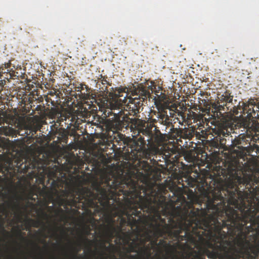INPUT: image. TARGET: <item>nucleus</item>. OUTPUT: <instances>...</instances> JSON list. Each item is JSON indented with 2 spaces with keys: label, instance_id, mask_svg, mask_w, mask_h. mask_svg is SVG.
<instances>
[{
  "label": "nucleus",
  "instance_id": "obj_10",
  "mask_svg": "<svg viewBox=\"0 0 259 259\" xmlns=\"http://www.w3.org/2000/svg\"><path fill=\"white\" fill-rule=\"evenodd\" d=\"M212 130L214 138L209 142V145L211 147L210 151L218 156L220 154V150L223 149L226 145V140L224 138L229 136L232 128L225 123H220Z\"/></svg>",
  "mask_w": 259,
  "mask_h": 259
},
{
  "label": "nucleus",
  "instance_id": "obj_30",
  "mask_svg": "<svg viewBox=\"0 0 259 259\" xmlns=\"http://www.w3.org/2000/svg\"><path fill=\"white\" fill-rule=\"evenodd\" d=\"M59 135L61 136L63 139L65 140H68V133L66 130H63L62 132L60 133Z\"/></svg>",
  "mask_w": 259,
  "mask_h": 259
},
{
  "label": "nucleus",
  "instance_id": "obj_29",
  "mask_svg": "<svg viewBox=\"0 0 259 259\" xmlns=\"http://www.w3.org/2000/svg\"><path fill=\"white\" fill-rule=\"evenodd\" d=\"M15 68V66H13V68H10V69H8L6 70H0L1 72L2 73H9L11 77L14 75L15 73V71L14 69Z\"/></svg>",
  "mask_w": 259,
  "mask_h": 259
},
{
  "label": "nucleus",
  "instance_id": "obj_1",
  "mask_svg": "<svg viewBox=\"0 0 259 259\" xmlns=\"http://www.w3.org/2000/svg\"><path fill=\"white\" fill-rule=\"evenodd\" d=\"M110 184L95 186L94 191L73 187L69 190L71 201L88 207H103L108 225L105 226L106 242L116 236V243L123 246L124 256L128 259L149 258L152 245L167 247L169 244L159 237L168 236L178 242L187 243L188 217L192 204L186 200L180 192L174 194L176 202L166 201L155 183L140 185L130 178L119 181L115 179Z\"/></svg>",
  "mask_w": 259,
  "mask_h": 259
},
{
  "label": "nucleus",
  "instance_id": "obj_14",
  "mask_svg": "<svg viewBox=\"0 0 259 259\" xmlns=\"http://www.w3.org/2000/svg\"><path fill=\"white\" fill-rule=\"evenodd\" d=\"M22 127L24 130L27 131V132H25V134L27 135H30V133H31V136H33L38 130H40L41 128V125L38 121L29 122L27 124L21 125V127L19 128V130L20 131L19 133L21 130H22Z\"/></svg>",
  "mask_w": 259,
  "mask_h": 259
},
{
  "label": "nucleus",
  "instance_id": "obj_44",
  "mask_svg": "<svg viewBox=\"0 0 259 259\" xmlns=\"http://www.w3.org/2000/svg\"><path fill=\"white\" fill-rule=\"evenodd\" d=\"M165 259H168L167 257H165Z\"/></svg>",
  "mask_w": 259,
  "mask_h": 259
},
{
  "label": "nucleus",
  "instance_id": "obj_33",
  "mask_svg": "<svg viewBox=\"0 0 259 259\" xmlns=\"http://www.w3.org/2000/svg\"><path fill=\"white\" fill-rule=\"evenodd\" d=\"M177 164H178V167L179 169L182 168L185 166V164L182 162H178Z\"/></svg>",
  "mask_w": 259,
  "mask_h": 259
},
{
  "label": "nucleus",
  "instance_id": "obj_6",
  "mask_svg": "<svg viewBox=\"0 0 259 259\" xmlns=\"http://www.w3.org/2000/svg\"><path fill=\"white\" fill-rule=\"evenodd\" d=\"M126 90V88H117L109 93V96L111 97L109 102L110 110H106L105 114L108 117L113 115L107 120V126L113 133L121 131L124 127L130 126L131 128L132 120L134 118H129L127 114L122 110V106L127 100Z\"/></svg>",
  "mask_w": 259,
  "mask_h": 259
},
{
  "label": "nucleus",
  "instance_id": "obj_25",
  "mask_svg": "<svg viewBox=\"0 0 259 259\" xmlns=\"http://www.w3.org/2000/svg\"><path fill=\"white\" fill-rule=\"evenodd\" d=\"M257 102L254 100L253 107L252 108V112L254 113V116H255L256 118L259 119V100H257Z\"/></svg>",
  "mask_w": 259,
  "mask_h": 259
},
{
  "label": "nucleus",
  "instance_id": "obj_32",
  "mask_svg": "<svg viewBox=\"0 0 259 259\" xmlns=\"http://www.w3.org/2000/svg\"><path fill=\"white\" fill-rule=\"evenodd\" d=\"M17 236L20 237L23 241H27V239L22 235V232L18 231L17 233Z\"/></svg>",
  "mask_w": 259,
  "mask_h": 259
},
{
  "label": "nucleus",
  "instance_id": "obj_27",
  "mask_svg": "<svg viewBox=\"0 0 259 259\" xmlns=\"http://www.w3.org/2000/svg\"><path fill=\"white\" fill-rule=\"evenodd\" d=\"M3 133L5 135L10 136L13 134L14 130L13 128L9 126H6L3 127Z\"/></svg>",
  "mask_w": 259,
  "mask_h": 259
},
{
  "label": "nucleus",
  "instance_id": "obj_9",
  "mask_svg": "<svg viewBox=\"0 0 259 259\" xmlns=\"http://www.w3.org/2000/svg\"><path fill=\"white\" fill-rule=\"evenodd\" d=\"M131 130L133 133L137 136H141L142 135L147 137L146 140L148 142L152 143V139L155 138V141H158L159 138L157 135L153 134L152 129L153 127L156 129L157 125L156 123L158 122L157 119L149 117L147 121L139 118H134L132 120Z\"/></svg>",
  "mask_w": 259,
  "mask_h": 259
},
{
  "label": "nucleus",
  "instance_id": "obj_43",
  "mask_svg": "<svg viewBox=\"0 0 259 259\" xmlns=\"http://www.w3.org/2000/svg\"><path fill=\"white\" fill-rule=\"evenodd\" d=\"M201 132L202 133V134H203L204 131H201Z\"/></svg>",
  "mask_w": 259,
  "mask_h": 259
},
{
  "label": "nucleus",
  "instance_id": "obj_20",
  "mask_svg": "<svg viewBox=\"0 0 259 259\" xmlns=\"http://www.w3.org/2000/svg\"><path fill=\"white\" fill-rule=\"evenodd\" d=\"M229 91H226L224 94L219 97L220 103L230 104L232 102L233 96L231 95Z\"/></svg>",
  "mask_w": 259,
  "mask_h": 259
},
{
  "label": "nucleus",
  "instance_id": "obj_28",
  "mask_svg": "<svg viewBox=\"0 0 259 259\" xmlns=\"http://www.w3.org/2000/svg\"><path fill=\"white\" fill-rule=\"evenodd\" d=\"M13 65L11 63V61L10 60L8 63H5V64H3L0 67V70H6L8 69H10V68H13Z\"/></svg>",
  "mask_w": 259,
  "mask_h": 259
},
{
  "label": "nucleus",
  "instance_id": "obj_23",
  "mask_svg": "<svg viewBox=\"0 0 259 259\" xmlns=\"http://www.w3.org/2000/svg\"><path fill=\"white\" fill-rule=\"evenodd\" d=\"M71 117V113L68 111H65L60 113V116L58 117L57 122L61 124V122L66 120L67 119Z\"/></svg>",
  "mask_w": 259,
  "mask_h": 259
},
{
  "label": "nucleus",
  "instance_id": "obj_15",
  "mask_svg": "<svg viewBox=\"0 0 259 259\" xmlns=\"http://www.w3.org/2000/svg\"><path fill=\"white\" fill-rule=\"evenodd\" d=\"M143 103H141V101H139L136 97L133 101L128 103L126 106V111H127L126 114L137 116L140 113V109Z\"/></svg>",
  "mask_w": 259,
  "mask_h": 259
},
{
  "label": "nucleus",
  "instance_id": "obj_19",
  "mask_svg": "<svg viewBox=\"0 0 259 259\" xmlns=\"http://www.w3.org/2000/svg\"><path fill=\"white\" fill-rule=\"evenodd\" d=\"M180 137L185 139H192L195 135V130L193 128H185L180 130Z\"/></svg>",
  "mask_w": 259,
  "mask_h": 259
},
{
  "label": "nucleus",
  "instance_id": "obj_40",
  "mask_svg": "<svg viewBox=\"0 0 259 259\" xmlns=\"http://www.w3.org/2000/svg\"><path fill=\"white\" fill-rule=\"evenodd\" d=\"M175 170V171H177V168H175V170Z\"/></svg>",
  "mask_w": 259,
  "mask_h": 259
},
{
  "label": "nucleus",
  "instance_id": "obj_34",
  "mask_svg": "<svg viewBox=\"0 0 259 259\" xmlns=\"http://www.w3.org/2000/svg\"><path fill=\"white\" fill-rule=\"evenodd\" d=\"M102 83L103 84H107L109 85V83L106 80V79L104 78L102 80Z\"/></svg>",
  "mask_w": 259,
  "mask_h": 259
},
{
  "label": "nucleus",
  "instance_id": "obj_31",
  "mask_svg": "<svg viewBox=\"0 0 259 259\" xmlns=\"http://www.w3.org/2000/svg\"><path fill=\"white\" fill-rule=\"evenodd\" d=\"M194 136L196 137L197 139H201V138H205L204 136H202L199 132L195 131V134Z\"/></svg>",
  "mask_w": 259,
  "mask_h": 259
},
{
  "label": "nucleus",
  "instance_id": "obj_36",
  "mask_svg": "<svg viewBox=\"0 0 259 259\" xmlns=\"http://www.w3.org/2000/svg\"><path fill=\"white\" fill-rule=\"evenodd\" d=\"M34 244L35 246L37 249H40L39 246L37 244L34 243Z\"/></svg>",
  "mask_w": 259,
  "mask_h": 259
},
{
  "label": "nucleus",
  "instance_id": "obj_24",
  "mask_svg": "<svg viewBox=\"0 0 259 259\" xmlns=\"http://www.w3.org/2000/svg\"><path fill=\"white\" fill-rule=\"evenodd\" d=\"M158 127L157 126V127H156V129H154V131H155V133H153V134H155L156 135H157V136L159 137V139L158 141H155V138L154 139H152V142L151 143H149V142H148V145H149V146H153V145H158L162 141V137H161V134L160 133V130L158 129Z\"/></svg>",
  "mask_w": 259,
  "mask_h": 259
},
{
  "label": "nucleus",
  "instance_id": "obj_7",
  "mask_svg": "<svg viewBox=\"0 0 259 259\" xmlns=\"http://www.w3.org/2000/svg\"><path fill=\"white\" fill-rule=\"evenodd\" d=\"M243 107V112L244 114L246 113L247 116L245 118L240 120L237 124L236 126L238 128H243L242 132L244 133L241 134L239 138L235 139L233 142V144L238 148L242 149L245 147L243 146V143L245 142V137L249 138L250 140L256 142L259 141V138L257 137L255 132V127L254 126L253 119L256 118L254 116V113L252 112V108L254 105V99H250L247 103H244Z\"/></svg>",
  "mask_w": 259,
  "mask_h": 259
},
{
  "label": "nucleus",
  "instance_id": "obj_8",
  "mask_svg": "<svg viewBox=\"0 0 259 259\" xmlns=\"http://www.w3.org/2000/svg\"><path fill=\"white\" fill-rule=\"evenodd\" d=\"M39 220H34L32 219L27 218L25 220L26 225L30 227L33 226L35 228L41 227L44 230H47L48 233L51 234L52 237H58V232L61 230L63 233H65L64 228L59 227L58 223L55 221H52L51 216L44 209H40L38 212Z\"/></svg>",
  "mask_w": 259,
  "mask_h": 259
},
{
  "label": "nucleus",
  "instance_id": "obj_12",
  "mask_svg": "<svg viewBox=\"0 0 259 259\" xmlns=\"http://www.w3.org/2000/svg\"><path fill=\"white\" fill-rule=\"evenodd\" d=\"M150 90H151L152 92H153L152 87H146L140 83L138 85L137 87H134V89L132 91V95L133 96H138V98L140 101L144 102L148 98L150 99L151 98Z\"/></svg>",
  "mask_w": 259,
  "mask_h": 259
},
{
  "label": "nucleus",
  "instance_id": "obj_16",
  "mask_svg": "<svg viewBox=\"0 0 259 259\" xmlns=\"http://www.w3.org/2000/svg\"><path fill=\"white\" fill-rule=\"evenodd\" d=\"M105 242H106V239L101 241V247L102 248L104 249L105 251L109 252L110 253H111L112 256L114 258V259H126V258H127V257H125L124 252L122 253L121 252H120V254L121 256V258H116L114 254L117 251V247H116L114 244L110 243V242L109 243V245L108 246H106Z\"/></svg>",
  "mask_w": 259,
  "mask_h": 259
},
{
  "label": "nucleus",
  "instance_id": "obj_18",
  "mask_svg": "<svg viewBox=\"0 0 259 259\" xmlns=\"http://www.w3.org/2000/svg\"><path fill=\"white\" fill-rule=\"evenodd\" d=\"M23 199V197L19 195L16 191H13L12 195L10 197L11 203L14 208L17 209L20 208V202Z\"/></svg>",
  "mask_w": 259,
  "mask_h": 259
},
{
  "label": "nucleus",
  "instance_id": "obj_39",
  "mask_svg": "<svg viewBox=\"0 0 259 259\" xmlns=\"http://www.w3.org/2000/svg\"><path fill=\"white\" fill-rule=\"evenodd\" d=\"M60 210L61 212H63V210L62 209V208H60Z\"/></svg>",
  "mask_w": 259,
  "mask_h": 259
},
{
  "label": "nucleus",
  "instance_id": "obj_41",
  "mask_svg": "<svg viewBox=\"0 0 259 259\" xmlns=\"http://www.w3.org/2000/svg\"><path fill=\"white\" fill-rule=\"evenodd\" d=\"M72 119H73V117H71V119L70 120V121H72Z\"/></svg>",
  "mask_w": 259,
  "mask_h": 259
},
{
  "label": "nucleus",
  "instance_id": "obj_22",
  "mask_svg": "<svg viewBox=\"0 0 259 259\" xmlns=\"http://www.w3.org/2000/svg\"><path fill=\"white\" fill-rule=\"evenodd\" d=\"M221 103H219V101H218V103H214L212 105V107L215 110V112H217V116H219L218 113H219V115H222V114L221 113V111H224L225 110V107L226 106V108L228 109L227 110H229L230 106H227V105L225 103H222L223 104H220Z\"/></svg>",
  "mask_w": 259,
  "mask_h": 259
},
{
  "label": "nucleus",
  "instance_id": "obj_38",
  "mask_svg": "<svg viewBox=\"0 0 259 259\" xmlns=\"http://www.w3.org/2000/svg\"><path fill=\"white\" fill-rule=\"evenodd\" d=\"M101 254L102 256H104V254H105V252H102Z\"/></svg>",
  "mask_w": 259,
  "mask_h": 259
},
{
  "label": "nucleus",
  "instance_id": "obj_4",
  "mask_svg": "<svg viewBox=\"0 0 259 259\" xmlns=\"http://www.w3.org/2000/svg\"><path fill=\"white\" fill-rule=\"evenodd\" d=\"M189 224L187 243L199 249L209 258L229 259L227 253L232 254L231 248L236 246L227 240L228 233L222 230L227 223L220 222L207 209L192 206L188 217ZM241 257L240 259H241Z\"/></svg>",
  "mask_w": 259,
  "mask_h": 259
},
{
  "label": "nucleus",
  "instance_id": "obj_42",
  "mask_svg": "<svg viewBox=\"0 0 259 259\" xmlns=\"http://www.w3.org/2000/svg\"><path fill=\"white\" fill-rule=\"evenodd\" d=\"M84 85L85 87V88H88L87 85Z\"/></svg>",
  "mask_w": 259,
  "mask_h": 259
},
{
  "label": "nucleus",
  "instance_id": "obj_21",
  "mask_svg": "<svg viewBox=\"0 0 259 259\" xmlns=\"http://www.w3.org/2000/svg\"><path fill=\"white\" fill-rule=\"evenodd\" d=\"M28 164L24 165V168L27 170L29 169H35L38 167V160L35 157L30 158L25 160L26 162L28 160Z\"/></svg>",
  "mask_w": 259,
  "mask_h": 259
},
{
  "label": "nucleus",
  "instance_id": "obj_17",
  "mask_svg": "<svg viewBox=\"0 0 259 259\" xmlns=\"http://www.w3.org/2000/svg\"><path fill=\"white\" fill-rule=\"evenodd\" d=\"M158 123L165 126H169L171 123L167 112L164 111L158 112L156 115Z\"/></svg>",
  "mask_w": 259,
  "mask_h": 259
},
{
  "label": "nucleus",
  "instance_id": "obj_26",
  "mask_svg": "<svg viewBox=\"0 0 259 259\" xmlns=\"http://www.w3.org/2000/svg\"><path fill=\"white\" fill-rule=\"evenodd\" d=\"M162 153V159L164 162L168 160V159L174 154V150L171 149L170 150H164Z\"/></svg>",
  "mask_w": 259,
  "mask_h": 259
},
{
  "label": "nucleus",
  "instance_id": "obj_11",
  "mask_svg": "<svg viewBox=\"0 0 259 259\" xmlns=\"http://www.w3.org/2000/svg\"><path fill=\"white\" fill-rule=\"evenodd\" d=\"M94 242V240L88 239L85 236H80V240L76 244L75 246H73L72 248V252L68 255V259H84L85 257L82 255H78L84 244H88V250L90 252H92L91 245Z\"/></svg>",
  "mask_w": 259,
  "mask_h": 259
},
{
  "label": "nucleus",
  "instance_id": "obj_37",
  "mask_svg": "<svg viewBox=\"0 0 259 259\" xmlns=\"http://www.w3.org/2000/svg\"><path fill=\"white\" fill-rule=\"evenodd\" d=\"M89 233V230H87L85 232L86 235H88Z\"/></svg>",
  "mask_w": 259,
  "mask_h": 259
},
{
  "label": "nucleus",
  "instance_id": "obj_2",
  "mask_svg": "<svg viewBox=\"0 0 259 259\" xmlns=\"http://www.w3.org/2000/svg\"><path fill=\"white\" fill-rule=\"evenodd\" d=\"M238 163L218 158L211 165L216 180L215 188L221 189L228 205L239 210L250 223L248 232H255L259 236V177L247 175Z\"/></svg>",
  "mask_w": 259,
  "mask_h": 259
},
{
  "label": "nucleus",
  "instance_id": "obj_13",
  "mask_svg": "<svg viewBox=\"0 0 259 259\" xmlns=\"http://www.w3.org/2000/svg\"><path fill=\"white\" fill-rule=\"evenodd\" d=\"M178 115L181 117V119L180 118L177 117L175 118V119H176L177 121L179 122V124L182 125H183V122H186L187 124H189L191 122L192 119H193V122H195L200 120L201 118V115H198L193 111L190 112L187 115L182 112H180L178 113Z\"/></svg>",
  "mask_w": 259,
  "mask_h": 259
},
{
  "label": "nucleus",
  "instance_id": "obj_35",
  "mask_svg": "<svg viewBox=\"0 0 259 259\" xmlns=\"http://www.w3.org/2000/svg\"><path fill=\"white\" fill-rule=\"evenodd\" d=\"M2 231H3V233H6L7 235H10L9 232L6 231V230L4 228H2Z\"/></svg>",
  "mask_w": 259,
  "mask_h": 259
},
{
  "label": "nucleus",
  "instance_id": "obj_5",
  "mask_svg": "<svg viewBox=\"0 0 259 259\" xmlns=\"http://www.w3.org/2000/svg\"><path fill=\"white\" fill-rule=\"evenodd\" d=\"M124 144L122 148V157L126 160L136 161L142 159H150L153 164H158L162 161V153H159V149L156 145L150 146L146 148V141L142 136L133 138L125 137L121 135L120 138Z\"/></svg>",
  "mask_w": 259,
  "mask_h": 259
},
{
  "label": "nucleus",
  "instance_id": "obj_3",
  "mask_svg": "<svg viewBox=\"0 0 259 259\" xmlns=\"http://www.w3.org/2000/svg\"><path fill=\"white\" fill-rule=\"evenodd\" d=\"M187 186L183 187L195 188L194 192H199L200 196L205 201V206L208 212L212 213L220 222L224 220L228 225V231L232 232L233 235H237L235 240V244L231 248L232 254L227 253L229 259H240L245 255L249 259H256L259 255V236L255 232H252L255 241L252 244L247 239L250 232H248L246 217L242 215L231 205H228L225 200L221 189L215 188L216 180L214 178H204L199 182L191 177L185 178Z\"/></svg>",
  "mask_w": 259,
  "mask_h": 259
}]
</instances>
